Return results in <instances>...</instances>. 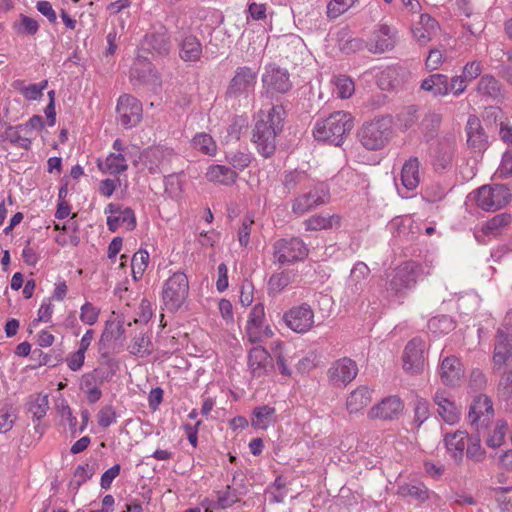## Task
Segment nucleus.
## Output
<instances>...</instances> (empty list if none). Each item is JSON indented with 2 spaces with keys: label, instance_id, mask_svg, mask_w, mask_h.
I'll list each match as a JSON object with an SVG mask.
<instances>
[{
  "label": "nucleus",
  "instance_id": "obj_1",
  "mask_svg": "<svg viewBox=\"0 0 512 512\" xmlns=\"http://www.w3.org/2000/svg\"><path fill=\"white\" fill-rule=\"evenodd\" d=\"M284 114L283 107L275 105L255 123L252 141L256 145L257 151L265 158H269L275 153L277 135L283 129Z\"/></svg>",
  "mask_w": 512,
  "mask_h": 512
},
{
  "label": "nucleus",
  "instance_id": "obj_2",
  "mask_svg": "<svg viewBox=\"0 0 512 512\" xmlns=\"http://www.w3.org/2000/svg\"><path fill=\"white\" fill-rule=\"evenodd\" d=\"M353 117L344 111H336L325 119L317 120L313 135L316 140L340 146L353 128Z\"/></svg>",
  "mask_w": 512,
  "mask_h": 512
},
{
  "label": "nucleus",
  "instance_id": "obj_3",
  "mask_svg": "<svg viewBox=\"0 0 512 512\" xmlns=\"http://www.w3.org/2000/svg\"><path fill=\"white\" fill-rule=\"evenodd\" d=\"M422 274V264L413 260L402 262L386 274L387 291L394 296L403 297L416 286Z\"/></svg>",
  "mask_w": 512,
  "mask_h": 512
},
{
  "label": "nucleus",
  "instance_id": "obj_4",
  "mask_svg": "<svg viewBox=\"0 0 512 512\" xmlns=\"http://www.w3.org/2000/svg\"><path fill=\"white\" fill-rule=\"evenodd\" d=\"M392 120L388 116L375 117L366 122L358 131V139L361 145L370 151L384 148L391 139Z\"/></svg>",
  "mask_w": 512,
  "mask_h": 512
},
{
  "label": "nucleus",
  "instance_id": "obj_5",
  "mask_svg": "<svg viewBox=\"0 0 512 512\" xmlns=\"http://www.w3.org/2000/svg\"><path fill=\"white\" fill-rule=\"evenodd\" d=\"M189 281L184 272L173 273L163 284L162 300L170 312L178 311L188 298Z\"/></svg>",
  "mask_w": 512,
  "mask_h": 512
},
{
  "label": "nucleus",
  "instance_id": "obj_6",
  "mask_svg": "<svg viewBox=\"0 0 512 512\" xmlns=\"http://www.w3.org/2000/svg\"><path fill=\"white\" fill-rule=\"evenodd\" d=\"M309 190L298 194L291 202V211L298 216L308 213L330 200V191L324 183H314L307 187Z\"/></svg>",
  "mask_w": 512,
  "mask_h": 512
},
{
  "label": "nucleus",
  "instance_id": "obj_7",
  "mask_svg": "<svg viewBox=\"0 0 512 512\" xmlns=\"http://www.w3.org/2000/svg\"><path fill=\"white\" fill-rule=\"evenodd\" d=\"M258 70L249 66H238L226 88L227 99L247 98L254 92L257 83Z\"/></svg>",
  "mask_w": 512,
  "mask_h": 512
},
{
  "label": "nucleus",
  "instance_id": "obj_8",
  "mask_svg": "<svg viewBox=\"0 0 512 512\" xmlns=\"http://www.w3.org/2000/svg\"><path fill=\"white\" fill-rule=\"evenodd\" d=\"M309 253L304 241L299 237L282 238L273 245V255L282 265L304 260Z\"/></svg>",
  "mask_w": 512,
  "mask_h": 512
},
{
  "label": "nucleus",
  "instance_id": "obj_9",
  "mask_svg": "<svg viewBox=\"0 0 512 512\" xmlns=\"http://www.w3.org/2000/svg\"><path fill=\"white\" fill-rule=\"evenodd\" d=\"M511 193L503 184L484 185L476 192V204L484 211H496L506 206Z\"/></svg>",
  "mask_w": 512,
  "mask_h": 512
},
{
  "label": "nucleus",
  "instance_id": "obj_10",
  "mask_svg": "<svg viewBox=\"0 0 512 512\" xmlns=\"http://www.w3.org/2000/svg\"><path fill=\"white\" fill-rule=\"evenodd\" d=\"M172 48L168 29L160 25L145 34L141 41V49L154 57H166Z\"/></svg>",
  "mask_w": 512,
  "mask_h": 512
},
{
  "label": "nucleus",
  "instance_id": "obj_11",
  "mask_svg": "<svg viewBox=\"0 0 512 512\" xmlns=\"http://www.w3.org/2000/svg\"><path fill=\"white\" fill-rule=\"evenodd\" d=\"M262 83L266 94L271 96L287 93L292 88L288 71L275 64H270L265 67V72L262 75Z\"/></svg>",
  "mask_w": 512,
  "mask_h": 512
},
{
  "label": "nucleus",
  "instance_id": "obj_12",
  "mask_svg": "<svg viewBox=\"0 0 512 512\" xmlns=\"http://www.w3.org/2000/svg\"><path fill=\"white\" fill-rule=\"evenodd\" d=\"M116 110L120 124L126 129L135 127L142 120V104L131 95L124 94L120 96Z\"/></svg>",
  "mask_w": 512,
  "mask_h": 512
},
{
  "label": "nucleus",
  "instance_id": "obj_13",
  "mask_svg": "<svg viewBox=\"0 0 512 512\" xmlns=\"http://www.w3.org/2000/svg\"><path fill=\"white\" fill-rule=\"evenodd\" d=\"M494 416L492 400L484 394L476 396L470 406L468 418L477 432L487 429Z\"/></svg>",
  "mask_w": 512,
  "mask_h": 512
},
{
  "label": "nucleus",
  "instance_id": "obj_14",
  "mask_svg": "<svg viewBox=\"0 0 512 512\" xmlns=\"http://www.w3.org/2000/svg\"><path fill=\"white\" fill-rule=\"evenodd\" d=\"M475 92L476 97L485 103H501L506 98L504 85L492 74L480 77Z\"/></svg>",
  "mask_w": 512,
  "mask_h": 512
},
{
  "label": "nucleus",
  "instance_id": "obj_15",
  "mask_svg": "<svg viewBox=\"0 0 512 512\" xmlns=\"http://www.w3.org/2000/svg\"><path fill=\"white\" fill-rule=\"evenodd\" d=\"M104 213L108 215L107 226L112 232H115L120 227H125L128 231H132L136 227L135 213L130 207L109 203Z\"/></svg>",
  "mask_w": 512,
  "mask_h": 512
},
{
  "label": "nucleus",
  "instance_id": "obj_16",
  "mask_svg": "<svg viewBox=\"0 0 512 512\" xmlns=\"http://www.w3.org/2000/svg\"><path fill=\"white\" fill-rule=\"evenodd\" d=\"M283 320L294 332L305 333L313 326L314 313L309 305L302 304L286 312Z\"/></svg>",
  "mask_w": 512,
  "mask_h": 512
},
{
  "label": "nucleus",
  "instance_id": "obj_17",
  "mask_svg": "<svg viewBox=\"0 0 512 512\" xmlns=\"http://www.w3.org/2000/svg\"><path fill=\"white\" fill-rule=\"evenodd\" d=\"M397 42V30L387 24H380L368 43V50L380 54L392 50Z\"/></svg>",
  "mask_w": 512,
  "mask_h": 512
},
{
  "label": "nucleus",
  "instance_id": "obj_18",
  "mask_svg": "<svg viewBox=\"0 0 512 512\" xmlns=\"http://www.w3.org/2000/svg\"><path fill=\"white\" fill-rule=\"evenodd\" d=\"M264 322V306L262 303H257L249 314L246 326L247 337L251 343L261 342L263 337H267L271 333L270 329L264 325Z\"/></svg>",
  "mask_w": 512,
  "mask_h": 512
},
{
  "label": "nucleus",
  "instance_id": "obj_19",
  "mask_svg": "<svg viewBox=\"0 0 512 512\" xmlns=\"http://www.w3.org/2000/svg\"><path fill=\"white\" fill-rule=\"evenodd\" d=\"M465 131L467 134V145L471 150L483 153L488 148V135L476 115H469Z\"/></svg>",
  "mask_w": 512,
  "mask_h": 512
},
{
  "label": "nucleus",
  "instance_id": "obj_20",
  "mask_svg": "<svg viewBox=\"0 0 512 512\" xmlns=\"http://www.w3.org/2000/svg\"><path fill=\"white\" fill-rule=\"evenodd\" d=\"M358 373V367L354 360L343 357L335 361L328 371V376L334 385H347Z\"/></svg>",
  "mask_w": 512,
  "mask_h": 512
},
{
  "label": "nucleus",
  "instance_id": "obj_21",
  "mask_svg": "<svg viewBox=\"0 0 512 512\" xmlns=\"http://www.w3.org/2000/svg\"><path fill=\"white\" fill-rule=\"evenodd\" d=\"M433 401L437 405L439 416L446 423L453 425L460 419V408L451 399L450 394L444 389H437L433 396Z\"/></svg>",
  "mask_w": 512,
  "mask_h": 512
},
{
  "label": "nucleus",
  "instance_id": "obj_22",
  "mask_svg": "<svg viewBox=\"0 0 512 512\" xmlns=\"http://www.w3.org/2000/svg\"><path fill=\"white\" fill-rule=\"evenodd\" d=\"M404 409V404L398 396H389L380 403L374 405L368 412L371 419L393 420L399 417Z\"/></svg>",
  "mask_w": 512,
  "mask_h": 512
},
{
  "label": "nucleus",
  "instance_id": "obj_23",
  "mask_svg": "<svg viewBox=\"0 0 512 512\" xmlns=\"http://www.w3.org/2000/svg\"><path fill=\"white\" fill-rule=\"evenodd\" d=\"M439 374L446 386H454L464 376V366L460 359L452 354L442 360Z\"/></svg>",
  "mask_w": 512,
  "mask_h": 512
},
{
  "label": "nucleus",
  "instance_id": "obj_24",
  "mask_svg": "<svg viewBox=\"0 0 512 512\" xmlns=\"http://www.w3.org/2000/svg\"><path fill=\"white\" fill-rule=\"evenodd\" d=\"M438 29V22L428 14H421L419 22L412 29L413 37L421 46L432 40Z\"/></svg>",
  "mask_w": 512,
  "mask_h": 512
},
{
  "label": "nucleus",
  "instance_id": "obj_25",
  "mask_svg": "<svg viewBox=\"0 0 512 512\" xmlns=\"http://www.w3.org/2000/svg\"><path fill=\"white\" fill-rule=\"evenodd\" d=\"M179 57L184 62H197L202 57V44L200 40L192 34L184 36L178 43Z\"/></svg>",
  "mask_w": 512,
  "mask_h": 512
},
{
  "label": "nucleus",
  "instance_id": "obj_26",
  "mask_svg": "<svg viewBox=\"0 0 512 512\" xmlns=\"http://www.w3.org/2000/svg\"><path fill=\"white\" fill-rule=\"evenodd\" d=\"M370 273L369 267L364 262H357L351 269L348 277L346 293L348 296L360 295L364 288V280Z\"/></svg>",
  "mask_w": 512,
  "mask_h": 512
},
{
  "label": "nucleus",
  "instance_id": "obj_27",
  "mask_svg": "<svg viewBox=\"0 0 512 512\" xmlns=\"http://www.w3.org/2000/svg\"><path fill=\"white\" fill-rule=\"evenodd\" d=\"M173 154V149L168 147H149L144 152L145 164L151 173H157L159 167L165 162H169Z\"/></svg>",
  "mask_w": 512,
  "mask_h": 512
},
{
  "label": "nucleus",
  "instance_id": "obj_28",
  "mask_svg": "<svg viewBox=\"0 0 512 512\" xmlns=\"http://www.w3.org/2000/svg\"><path fill=\"white\" fill-rule=\"evenodd\" d=\"M341 224V216L338 214L319 213L310 216L304 221L306 231H320L337 228Z\"/></svg>",
  "mask_w": 512,
  "mask_h": 512
},
{
  "label": "nucleus",
  "instance_id": "obj_29",
  "mask_svg": "<svg viewBox=\"0 0 512 512\" xmlns=\"http://www.w3.org/2000/svg\"><path fill=\"white\" fill-rule=\"evenodd\" d=\"M468 437V434L463 431L446 434L444 437L446 449L457 463H460L463 459L466 440Z\"/></svg>",
  "mask_w": 512,
  "mask_h": 512
},
{
  "label": "nucleus",
  "instance_id": "obj_30",
  "mask_svg": "<svg viewBox=\"0 0 512 512\" xmlns=\"http://www.w3.org/2000/svg\"><path fill=\"white\" fill-rule=\"evenodd\" d=\"M372 400V391L364 385L353 390L346 401L347 409L350 413H357L367 407Z\"/></svg>",
  "mask_w": 512,
  "mask_h": 512
},
{
  "label": "nucleus",
  "instance_id": "obj_31",
  "mask_svg": "<svg viewBox=\"0 0 512 512\" xmlns=\"http://www.w3.org/2000/svg\"><path fill=\"white\" fill-rule=\"evenodd\" d=\"M276 422V409L269 405L257 406L251 415V426L255 429L266 430Z\"/></svg>",
  "mask_w": 512,
  "mask_h": 512
},
{
  "label": "nucleus",
  "instance_id": "obj_32",
  "mask_svg": "<svg viewBox=\"0 0 512 512\" xmlns=\"http://www.w3.org/2000/svg\"><path fill=\"white\" fill-rule=\"evenodd\" d=\"M420 163L417 157H411L407 160L401 171V182L407 190H414L420 183L419 173Z\"/></svg>",
  "mask_w": 512,
  "mask_h": 512
},
{
  "label": "nucleus",
  "instance_id": "obj_33",
  "mask_svg": "<svg viewBox=\"0 0 512 512\" xmlns=\"http://www.w3.org/2000/svg\"><path fill=\"white\" fill-rule=\"evenodd\" d=\"M313 179L305 171L293 170L285 172L282 184L288 193L310 186Z\"/></svg>",
  "mask_w": 512,
  "mask_h": 512
},
{
  "label": "nucleus",
  "instance_id": "obj_34",
  "mask_svg": "<svg viewBox=\"0 0 512 512\" xmlns=\"http://www.w3.org/2000/svg\"><path fill=\"white\" fill-rule=\"evenodd\" d=\"M237 177V173L225 165H211L206 172V178L210 182L222 185L233 184Z\"/></svg>",
  "mask_w": 512,
  "mask_h": 512
},
{
  "label": "nucleus",
  "instance_id": "obj_35",
  "mask_svg": "<svg viewBox=\"0 0 512 512\" xmlns=\"http://www.w3.org/2000/svg\"><path fill=\"white\" fill-rule=\"evenodd\" d=\"M21 131H24L22 125H9L4 132L0 133V141H7L14 146L29 150L31 147V139L26 134L21 135Z\"/></svg>",
  "mask_w": 512,
  "mask_h": 512
},
{
  "label": "nucleus",
  "instance_id": "obj_36",
  "mask_svg": "<svg viewBox=\"0 0 512 512\" xmlns=\"http://www.w3.org/2000/svg\"><path fill=\"white\" fill-rule=\"evenodd\" d=\"M248 364L254 376L260 377L275 369L272 354H249Z\"/></svg>",
  "mask_w": 512,
  "mask_h": 512
},
{
  "label": "nucleus",
  "instance_id": "obj_37",
  "mask_svg": "<svg viewBox=\"0 0 512 512\" xmlns=\"http://www.w3.org/2000/svg\"><path fill=\"white\" fill-rule=\"evenodd\" d=\"M421 88L434 96H444L449 92L448 77L444 74H432L421 83Z\"/></svg>",
  "mask_w": 512,
  "mask_h": 512
},
{
  "label": "nucleus",
  "instance_id": "obj_38",
  "mask_svg": "<svg viewBox=\"0 0 512 512\" xmlns=\"http://www.w3.org/2000/svg\"><path fill=\"white\" fill-rule=\"evenodd\" d=\"M428 330L434 336L446 335L456 328L455 320L448 315H438L428 321Z\"/></svg>",
  "mask_w": 512,
  "mask_h": 512
},
{
  "label": "nucleus",
  "instance_id": "obj_39",
  "mask_svg": "<svg viewBox=\"0 0 512 512\" xmlns=\"http://www.w3.org/2000/svg\"><path fill=\"white\" fill-rule=\"evenodd\" d=\"M119 368L118 362L109 354H101L99 366L94 370L100 383L109 381Z\"/></svg>",
  "mask_w": 512,
  "mask_h": 512
},
{
  "label": "nucleus",
  "instance_id": "obj_40",
  "mask_svg": "<svg viewBox=\"0 0 512 512\" xmlns=\"http://www.w3.org/2000/svg\"><path fill=\"white\" fill-rule=\"evenodd\" d=\"M454 148L449 142L439 143L435 152L433 165L436 170H444L451 165Z\"/></svg>",
  "mask_w": 512,
  "mask_h": 512
},
{
  "label": "nucleus",
  "instance_id": "obj_41",
  "mask_svg": "<svg viewBox=\"0 0 512 512\" xmlns=\"http://www.w3.org/2000/svg\"><path fill=\"white\" fill-rule=\"evenodd\" d=\"M12 29L19 36H34L39 30V24L35 19L20 14L18 19L13 22Z\"/></svg>",
  "mask_w": 512,
  "mask_h": 512
},
{
  "label": "nucleus",
  "instance_id": "obj_42",
  "mask_svg": "<svg viewBox=\"0 0 512 512\" xmlns=\"http://www.w3.org/2000/svg\"><path fill=\"white\" fill-rule=\"evenodd\" d=\"M397 494L402 497H410L418 501H425L429 498V490L422 484H402L398 487Z\"/></svg>",
  "mask_w": 512,
  "mask_h": 512
},
{
  "label": "nucleus",
  "instance_id": "obj_43",
  "mask_svg": "<svg viewBox=\"0 0 512 512\" xmlns=\"http://www.w3.org/2000/svg\"><path fill=\"white\" fill-rule=\"evenodd\" d=\"M402 366L411 375L420 374L424 370L425 358L423 354H403Z\"/></svg>",
  "mask_w": 512,
  "mask_h": 512
},
{
  "label": "nucleus",
  "instance_id": "obj_44",
  "mask_svg": "<svg viewBox=\"0 0 512 512\" xmlns=\"http://www.w3.org/2000/svg\"><path fill=\"white\" fill-rule=\"evenodd\" d=\"M193 147L203 154L213 156L216 154L217 145L211 135L199 133L192 140Z\"/></svg>",
  "mask_w": 512,
  "mask_h": 512
},
{
  "label": "nucleus",
  "instance_id": "obj_45",
  "mask_svg": "<svg viewBox=\"0 0 512 512\" xmlns=\"http://www.w3.org/2000/svg\"><path fill=\"white\" fill-rule=\"evenodd\" d=\"M468 443L466 447V456L468 459L474 462H481L484 460L486 452L481 447L480 432L475 435L468 437Z\"/></svg>",
  "mask_w": 512,
  "mask_h": 512
},
{
  "label": "nucleus",
  "instance_id": "obj_46",
  "mask_svg": "<svg viewBox=\"0 0 512 512\" xmlns=\"http://www.w3.org/2000/svg\"><path fill=\"white\" fill-rule=\"evenodd\" d=\"M333 93L340 99H347L352 96L355 91V85L351 78L340 75L334 78Z\"/></svg>",
  "mask_w": 512,
  "mask_h": 512
},
{
  "label": "nucleus",
  "instance_id": "obj_47",
  "mask_svg": "<svg viewBox=\"0 0 512 512\" xmlns=\"http://www.w3.org/2000/svg\"><path fill=\"white\" fill-rule=\"evenodd\" d=\"M400 72L404 73V70L398 67H387L383 70L379 76V86L382 89H393L400 84L398 79Z\"/></svg>",
  "mask_w": 512,
  "mask_h": 512
},
{
  "label": "nucleus",
  "instance_id": "obj_48",
  "mask_svg": "<svg viewBox=\"0 0 512 512\" xmlns=\"http://www.w3.org/2000/svg\"><path fill=\"white\" fill-rule=\"evenodd\" d=\"M123 332V325L120 321L109 319L105 323L100 343L105 346L106 343L120 338Z\"/></svg>",
  "mask_w": 512,
  "mask_h": 512
},
{
  "label": "nucleus",
  "instance_id": "obj_49",
  "mask_svg": "<svg viewBox=\"0 0 512 512\" xmlns=\"http://www.w3.org/2000/svg\"><path fill=\"white\" fill-rule=\"evenodd\" d=\"M508 431V424L504 420H498L494 426L492 432L488 435L486 443L491 448L500 447L505 439V435Z\"/></svg>",
  "mask_w": 512,
  "mask_h": 512
},
{
  "label": "nucleus",
  "instance_id": "obj_50",
  "mask_svg": "<svg viewBox=\"0 0 512 512\" xmlns=\"http://www.w3.org/2000/svg\"><path fill=\"white\" fill-rule=\"evenodd\" d=\"M512 217L508 213L497 214L489 219L482 228L484 234H496L502 227L510 224Z\"/></svg>",
  "mask_w": 512,
  "mask_h": 512
},
{
  "label": "nucleus",
  "instance_id": "obj_51",
  "mask_svg": "<svg viewBox=\"0 0 512 512\" xmlns=\"http://www.w3.org/2000/svg\"><path fill=\"white\" fill-rule=\"evenodd\" d=\"M152 73L151 64L143 57H138L130 70L132 79H137L140 82H145L149 75Z\"/></svg>",
  "mask_w": 512,
  "mask_h": 512
},
{
  "label": "nucleus",
  "instance_id": "obj_52",
  "mask_svg": "<svg viewBox=\"0 0 512 512\" xmlns=\"http://www.w3.org/2000/svg\"><path fill=\"white\" fill-rule=\"evenodd\" d=\"M105 168L111 174H120L127 170L128 165L121 153H110L106 158Z\"/></svg>",
  "mask_w": 512,
  "mask_h": 512
},
{
  "label": "nucleus",
  "instance_id": "obj_53",
  "mask_svg": "<svg viewBox=\"0 0 512 512\" xmlns=\"http://www.w3.org/2000/svg\"><path fill=\"white\" fill-rule=\"evenodd\" d=\"M291 282V275L288 271L273 274L268 282L270 293L277 294L287 287Z\"/></svg>",
  "mask_w": 512,
  "mask_h": 512
},
{
  "label": "nucleus",
  "instance_id": "obj_54",
  "mask_svg": "<svg viewBox=\"0 0 512 512\" xmlns=\"http://www.w3.org/2000/svg\"><path fill=\"white\" fill-rule=\"evenodd\" d=\"M226 160L233 168L241 171L251 163V155L245 151H232L226 154Z\"/></svg>",
  "mask_w": 512,
  "mask_h": 512
},
{
  "label": "nucleus",
  "instance_id": "obj_55",
  "mask_svg": "<svg viewBox=\"0 0 512 512\" xmlns=\"http://www.w3.org/2000/svg\"><path fill=\"white\" fill-rule=\"evenodd\" d=\"M237 501L238 496L236 494V490L231 489L230 486H227L224 491L218 492L217 501L214 507L218 509H226L231 507Z\"/></svg>",
  "mask_w": 512,
  "mask_h": 512
},
{
  "label": "nucleus",
  "instance_id": "obj_56",
  "mask_svg": "<svg viewBox=\"0 0 512 512\" xmlns=\"http://www.w3.org/2000/svg\"><path fill=\"white\" fill-rule=\"evenodd\" d=\"M356 0H331L327 5V16L335 19L346 12Z\"/></svg>",
  "mask_w": 512,
  "mask_h": 512
},
{
  "label": "nucleus",
  "instance_id": "obj_57",
  "mask_svg": "<svg viewBox=\"0 0 512 512\" xmlns=\"http://www.w3.org/2000/svg\"><path fill=\"white\" fill-rule=\"evenodd\" d=\"M494 352H512V331L498 330Z\"/></svg>",
  "mask_w": 512,
  "mask_h": 512
},
{
  "label": "nucleus",
  "instance_id": "obj_58",
  "mask_svg": "<svg viewBox=\"0 0 512 512\" xmlns=\"http://www.w3.org/2000/svg\"><path fill=\"white\" fill-rule=\"evenodd\" d=\"M149 259V253L146 250L140 249L132 257L131 268L136 269V273L139 275H143L148 267Z\"/></svg>",
  "mask_w": 512,
  "mask_h": 512
},
{
  "label": "nucleus",
  "instance_id": "obj_59",
  "mask_svg": "<svg viewBox=\"0 0 512 512\" xmlns=\"http://www.w3.org/2000/svg\"><path fill=\"white\" fill-rule=\"evenodd\" d=\"M48 408V396L39 395L31 404L29 411L33 414L34 418L40 420L46 415Z\"/></svg>",
  "mask_w": 512,
  "mask_h": 512
},
{
  "label": "nucleus",
  "instance_id": "obj_60",
  "mask_svg": "<svg viewBox=\"0 0 512 512\" xmlns=\"http://www.w3.org/2000/svg\"><path fill=\"white\" fill-rule=\"evenodd\" d=\"M100 309L94 307L90 302H86L81 307L80 319L82 322L88 325H93L97 322L99 317Z\"/></svg>",
  "mask_w": 512,
  "mask_h": 512
},
{
  "label": "nucleus",
  "instance_id": "obj_61",
  "mask_svg": "<svg viewBox=\"0 0 512 512\" xmlns=\"http://www.w3.org/2000/svg\"><path fill=\"white\" fill-rule=\"evenodd\" d=\"M98 425L107 428L116 421L117 414L111 405L104 406L97 414Z\"/></svg>",
  "mask_w": 512,
  "mask_h": 512
},
{
  "label": "nucleus",
  "instance_id": "obj_62",
  "mask_svg": "<svg viewBox=\"0 0 512 512\" xmlns=\"http://www.w3.org/2000/svg\"><path fill=\"white\" fill-rule=\"evenodd\" d=\"M57 411L63 420H66L70 429L75 430L77 419L73 416L72 410L64 399H60L57 402Z\"/></svg>",
  "mask_w": 512,
  "mask_h": 512
},
{
  "label": "nucleus",
  "instance_id": "obj_63",
  "mask_svg": "<svg viewBox=\"0 0 512 512\" xmlns=\"http://www.w3.org/2000/svg\"><path fill=\"white\" fill-rule=\"evenodd\" d=\"M94 474V470L89 464L77 466L74 472V478L71 484H75V488H79L83 483L90 479Z\"/></svg>",
  "mask_w": 512,
  "mask_h": 512
},
{
  "label": "nucleus",
  "instance_id": "obj_64",
  "mask_svg": "<svg viewBox=\"0 0 512 512\" xmlns=\"http://www.w3.org/2000/svg\"><path fill=\"white\" fill-rule=\"evenodd\" d=\"M399 122L406 128L412 127L418 120L417 109L415 106L406 107L399 115Z\"/></svg>",
  "mask_w": 512,
  "mask_h": 512
}]
</instances>
